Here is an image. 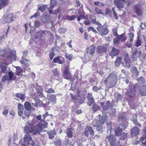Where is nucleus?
<instances>
[{
  "label": "nucleus",
  "instance_id": "1",
  "mask_svg": "<svg viewBox=\"0 0 146 146\" xmlns=\"http://www.w3.org/2000/svg\"><path fill=\"white\" fill-rule=\"evenodd\" d=\"M43 125L38 124L33 127L32 124L27 123L24 127V130L26 132L32 133L33 135H35L36 133L42 132L43 129Z\"/></svg>",
  "mask_w": 146,
  "mask_h": 146
},
{
  "label": "nucleus",
  "instance_id": "2",
  "mask_svg": "<svg viewBox=\"0 0 146 146\" xmlns=\"http://www.w3.org/2000/svg\"><path fill=\"white\" fill-rule=\"evenodd\" d=\"M117 76L115 72L110 74L104 80L105 85L109 88L115 86L117 81Z\"/></svg>",
  "mask_w": 146,
  "mask_h": 146
},
{
  "label": "nucleus",
  "instance_id": "3",
  "mask_svg": "<svg viewBox=\"0 0 146 146\" xmlns=\"http://www.w3.org/2000/svg\"><path fill=\"white\" fill-rule=\"evenodd\" d=\"M99 119L94 120L93 123V126L96 127L97 130L99 131H102V124H103L106 121L107 117L105 115H99Z\"/></svg>",
  "mask_w": 146,
  "mask_h": 146
},
{
  "label": "nucleus",
  "instance_id": "4",
  "mask_svg": "<svg viewBox=\"0 0 146 146\" xmlns=\"http://www.w3.org/2000/svg\"><path fill=\"white\" fill-rule=\"evenodd\" d=\"M129 86V89L127 90L126 94L129 97H133L136 93L135 86L134 84L130 82Z\"/></svg>",
  "mask_w": 146,
  "mask_h": 146
},
{
  "label": "nucleus",
  "instance_id": "5",
  "mask_svg": "<svg viewBox=\"0 0 146 146\" xmlns=\"http://www.w3.org/2000/svg\"><path fill=\"white\" fill-rule=\"evenodd\" d=\"M106 138H108L110 146H121L119 141L118 140L116 142V137L115 135H110L109 137L107 136Z\"/></svg>",
  "mask_w": 146,
  "mask_h": 146
},
{
  "label": "nucleus",
  "instance_id": "6",
  "mask_svg": "<svg viewBox=\"0 0 146 146\" xmlns=\"http://www.w3.org/2000/svg\"><path fill=\"white\" fill-rule=\"evenodd\" d=\"M96 29L99 33V35L102 36H105L109 33L108 29L101 25L98 26Z\"/></svg>",
  "mask_w": 146,
  "mask_h": 146
},
{
  "label": "nucleus",
  "instance_id": "7",
  "mask_svg": "<svg viewBox=\"0 0 146 146\" xmlns=\"http://www.w3.org/2000/svg\"><path fill=\"white\" fill-rule=\"evenodd\" d=\"M114 3L116 7L118 9H121L124 7V5H129V3L128 0H114Z\"/></svg>",
  "mask_w": 146,
  "mask_h": 146
},
{
  "label": "nucleus",
  "instance_id": "8",
  "mask_svg": "<svg viewBox=\"0 0 146 146\" xmlns=\"http://www.w3.org/2000/svg\"><path fill=\"white\" fill-rule=\"evenodd\" d=\"M24 140L27 145H30L32 146H36L34 142L32 141V138L29 133H26L25 135Z\"/></svg>",
  "mask_w": 146,
  "mask_h": 146
},
{
  "label": "nucleus",
  "instance_id": "9",
  "mask_svg": "<svg viewBox=\"0 0 146 146\" xmlns=\"http://www.w3.org/2000/svg\"><path fill=\"white\" fill-rule=\"evenodd\" d=\"M2 51L4 54H2L3 56L7 57L8 58L11 59L12 61H15L16 59V55L14 53L8 52L5 50H3Z\"/></svg>",
  "mask_w": 146,
  "mask_h": 146
},
{
  "label": "nucleus",
  "instance_id": "10",
  "mask_svg": "<svg viewBox=\"0 0 146 146\" xmlns=\"http://www.w3.org/2000/svg\"><path fill=\"white\" fill-rule=\"evenodd\" d=\"M68 68L66 67L63 72V76L64 78L70 81L71 79V74L70 72L68 71Z\"/></svg>",
  "mask_w": 146,
  "mask_h": 146
},
{
  "label": "nucleus",
  "instance_id": "11",
  "mask_svg": "<svg viewBox=\"0 0 146 146\" xmlns=\"http://www.w3.org/2000/svg\"><path fill=\"white\" fill-rule=\"evenodd\" d=\"M119 120L121 121L120 124L121 126L125 128L127 125L126 117L124 115H121L119 117Z\"/></svg>",
  "mask_w": 146,
  "mask_h": 146
},
{
  "label": "nucleus",
  "instance_id": "12",
  "mask_svg": "<svg viewBox=\"0 0 146 146\" xmlns=\"http://www.w3.org/2000/svg\"><path fill=\"white\" fill-rule=\"evenodd\" d=\"M89 133L92 136L94 134V131L92 128L90 126H87L85 129L84 135L85 136L88 137L89 136Z\"/></svg>",
  "mask_w": 146,
  "mask_h": 146
},
{
  "label": "nucleus",
  "instance_id": "13",
  "mask_svg": "<svg viewBox=\"0 0 146 146\" xmlns=\"http://www.w3.org/2000/svg\"><path fill=\"white\" fill-rule=\"evenodd\" d=\"M139 91V93L142 96H146V85L140 86Z\"/></svg>",
  "mask_w": 146,
  "mask_h": 146
},
{
  "label": "nucleus",
  "instance_id": "14",
  "mask_svg": "<svg viewBox=\"0 0 146 146\" xmlns=\"http://www.w3.org/2000/svg\"><path fill=\"white\" fill-rule=\"evenodd\" d=\"M13 15L12 14L7 15L3 18V23H10L13 21Z\"/></svg>",
  "mask_w": 146,
  "mask_h": 146
},
{
  "label": "nucleus",
  "instance_id": "15",
  "mask_svg": "<svg viewBox=\"0 0 146 146\" xmlns=\"http://www.w3.org/2000/svg\"><path fill=\"white\" fill-rule=\"evenodd\" d=\"M50 34L51 32L49 31H40L36 34V35L35 36V38H38L39 35H40V36H43V35H44L46 36H48Z\"/></svg>",
  "mask_w": 146,
  "mask_h": 146
},
{
  "label": "nucleus",
  "instance_id": "16",
  "mask_svg": "<svg viewBox=\"0 0 146 146\" xmlns=\"http://www.w3.org/2000/svg\"><path fill=\"white\" fill-rule=\"evenodd\" d=\"M119 52V49L113 47L111 51L109 52V55L111 56L112 58H113L114 56L118 55Z\"/></svg>",
  "mask_w": 146,
  "mask_h": 146
},
{
  "label": "nucleus",
  "instance_id": "17",
  "mask_svg": "<svg viewBox=\"0 0 146 146\" xmlns=\"http://www.w3.org/2000/svg\"><path fill=\"white\" fill-rule=\"evenodd\" d=\"M140 132L139 129L137 127H133L131 130V135L132 136H135L138 135Z\"/></svg>",
  "mask_w": 146,
  "mask_h": 146
},
{
  "label": "nucleus",
  "instance_id": "18",
  "mask_svg": "<svg viewBox=\"0 0 146 146\" xmlns=\"http://www.w3.org/2000/svg\"><path fill=\"white\" fill-rule=\"evenodd\" d=\"M107 52L106 48L103 46H100L96 48V52L99 53H106Z\"/></svg>",
  "mask_w": 146,
  "mask_h": 146
},
{
  "label": "nucleus",
  "instance_id": "19",
  "mask_svg": "<svg viewBox=\"0 0 146 146\" xmlns=\"http://www.w3.org/2000/svg\"><path fill=\"white\" fill-rule=\"evenodd\" d=\"M135 11L136 13L139 16L143 14L142 10L140 8V6L138 5H135L134 6Z\"/></svg>",
  "mask_w": 146,
  "mask_h": 146
},
{
  "label": "nucleus",
  "instance_id": "20",
  "mask_svg": "<svg viewBox=\"0 0 146 146\" xmlns=\"http://www.w3.org/2000/svg\"><path fill=\"white\" fill-rule=\"evenodd\" d=\"M18 114L19 116H21L23 115L24 108L23 106L21 104H19L17 106Z\"/></svg>",
  "mask_w": 146,
  "mask_h": 146
},
{
  "label": "nucleus",
  "instance_id": "21",
  "mask_svg": "<svg viewBox=\"0 0 146 146\" xmlns=\"http://www.w3.org/2000/svg\"><path fill=\"white\" fill-rule=\"evenodd\" d=\"M27 53L28 52L27 50H25L23 52V56L22 57V60H21L20 61V62L21 64H26L25 61L27 62L28 61V60L25 58V57L27 56Z\"/></svg>",
  "mask_w": 146,
  "mask_h": 146
},
{
  "label": "nucleus",
  "instance_id": "22",
  "mask_svg": "<svg viewBox=\"0 0 146 146\" xmlns=\"http://www.w3.org/2000/svg\"><path fill=\"white\" fill-rule=\"evenodd\" d=\"M124 61L125 63L127 64V67L128 68H129L131 66V61L127 54H125V55Z\"/></svg>",
  "mask_w": 146,
  "mask_h": 146
},
{
  "label": "nucleus",
  "instance_id": "23",
  "mask_svg": "<svg viewBox=\"0 0 146 146\" xmlns=\"http://www.w3.org/2000/svg\"><path fill=\"white\" fill-rule=\"evenodd\" d=\"M23 71L19 67H17L16 68L15 74L16 75L20 76L23 75Z\"/></svg>",
  "mask_w": 146,
  "mask_h": 146
},
{
  "label": "nucleus",
  "instance_id": "24",
  "mask_svg": "<svg viewBox=\"0 0 146 146\" xmlns=\"http://www.w3.org/2000/svg\"><path fill=\"white\" fill-rule=\"evenodd\" d=\"M47 133L48 135L49 138L50 139L53 138L56 134L55 131L54 130L48 131H47Z\"/></svg>",
  "mask_w": 146,
  "mask_h": 146
},
{
  "label": "nucleus",
  "instance_id": "25",
  "mask_svg": "<svg viewBox=\"0 0 146 146\" xmlns=\"http://www.w3.org/2000/svg\"><path fill=\"white\" fill-rule=\"evenodd\" d=\"M110 102L109 101H108L106 103H104L102 102L100 104L102 106L104 110H106L110 106Z\"/></svg>",
  "mask_w": 146,
  "mask_h": 146
},
{
  "label": "nucleus",
  "instance_id": "26",
  "mask_svg": "<svg viewBox=\"0 0 146 146\" xmlns=\"http://www.w3.org/2000/svg\"><path fill=\"white\" fill-rule=\"evenodd\" d=\"M76 17V16L75 15H73L71 16L67 15L64 16V19L66 20L72 21L74 20Z\"/></svg>",
  "mask_w": 146,
  "mask_h": 146
},
{
  "label": "nucleus",
  "instance_id": "27",
  "mask_svg": "<svg viewBox=\"0 0 146 146\" xmlns=\"http://www.w3.org/2000/svg\"><path fill=\"white\" fill-rule=\"evenodd\" d=\"M49 100L53 104L56 103V99L55 95L54 94H50L49 96Z\"/></svg>",
  "mask_w": 146,
  "mask_h": 146
},
{
  "label": "nucleus",
  "instance_id": "28",
  "mask_svg": "<svg viewBox=\"0 0 146 146\" xmlns=\"http://www.w3.org/2000/svg\"><path fill=\"white\" fill-rule=\"evenodd\" d=\"M123 131V129L119 127H118L115 130V133L117 136L120 135L122 132Z\"/></svg>",
  "mask_w": 146,
  "mask_h": 146
},
{
  "label": "nucleus",
  "instance_id": "29",
  "mask_svg": "<svg viewBox=\"0 0 146 146\" xmlns=\"http://www.w3.org/2000/svg\"><path fill=\"white\" fill-rule=\"evenodd\" d=\"M87 49H88V50H90L89 54L92 56L95 52V47L93 45H92L90 48H87Z\"/></svg>",
  "mask_w": 146,
  "mask_h": 146
},
{
  "label": "nucleus",
  "instance_id": "30",
  "mask_svg": "<svg viewBox=\"0 0 146 146\" xmlns=\"http://www.w3.org/2000/svg\"><path fill=\"white\" fill-rule=\"evenodd\" d=\"M7 65L5 63H2L0 65L1 68V72L2 73H4L5 72L7 69V67L6 66Z\"/></svg>",
  "mask_w": 146,
  "mask_h": 146
},
{
  "label": "nucleus",
  "instance_id": "31",
  "mask_svg": "<svg viewBox=\"0 0 146 146\" xmlns=\"http://www.w3.org/2000/svg\"><path fill=\"white\" fill-rule=\"evenodd\" d=\"M61 58V57H55L53 60L54 62L55 63H58L59 64H62L63 62L60 59Z\"/></svg>",
  "mask_w": 146,
  "mask_h": 146
},
{
  "label": "nucleus",
  "instance_id": "32",
  "mask_svg": "<svg viewBox=\"0 0 146 146\" xmlns=\"http://www.w3.org/2000/svg\"><path fill=\"white\" fill-rule=\"evenodd\" d=\"M138 52V51L137 50V49H136L132 54V59L133 61H135L137 59Z\"/></svg>",
  "mask_w": 146,
  "mask_h": 146
},
{
  "label": "nucleus",
  "instance_id": "33",
  "mask_svg": "<svg viewBox=\"0 0 146 146\" xmlns=\"http://www.w3.org/2000/svg\"><path fill=\"white\" fill-rule=\"evenodd\" d=\"M72 129H69L67 131L66 134L68 137L69 138H71L72 137Z\"/></svg>",
  "mask_w": 146,
  "mask_h": 146
},
{
  "label": "nucleus",
  "instance_id": "34",
  "mask_svg": "<svg viewBox=\"0 0 146 146\" xmlns=\"http://www.w3.org/2000/svg\"><path fill=\"white\" fill-rule=\"evenodd\" d=\"M16 97L20 98V99L23 100L25 98V95L24 94L20 93H18L16 94Z\"/></svg>",
  "mask_w": 146,
  "mask_h": 146
},
{
  "label": "nucleus",
  "instance_id": "35",
  "mask_svg": "<svg viewBox=\"0 0 146 146\" xmlns=\"http://www.w3.org/2000/svg\"><path fill=\"white\" fill-rule=\"evenodd\" d=\"M50 19V17L49 15H44L42 17V20L44 22H47Z\"/></svg>",
  "mask_w": 146,
  "mask_h": 146
},
{
  "label": "nucleus",
  "instance_id": "36",
  "mask_svg": "<svg viewBox=\"0 0 146 146\" xmlns=\"http://www.w3.org/2000/svg\"><path fill=\"white\" fill-rule=\"evenodd\" d=\"M0 1H1L0 7H2L3 6H5L8 5V0H0Z\"/></svg>",
  "mask_w": 146,
  "mask_h": 146
},
{
  "label": "nucleus",
  "instance_id": "37",
  "mask_svg": "<svg viewBox=\"0 0 146 146\" xmlns=\"http://www.w3.org/2000/svg\"><path fill=\"white\" fill-rule=\"evenodd\" d=\"M24 107L25 109V110H31V105L29 102H25L24 104Z\"/></svg>",
  "mask_w": 146,
  "mask_h": 146
},
{
  "label": "nucleus",
  "instance_id": "38",
  "mask_svg": "<svg viewBox=\"0 0 146 146\" xmlns=\"http://www.w3.org/2000/svg\"><path fill=\"white\" fill-rule=\"evenodd\" d=\"M99 106L95 103H94L92 107V110L95 112L99 109Z\"/></svg>",
  "mask_w": 146,
  "mask_h": 146
},
{
  "label": "nucleus",
  "instance_id": "39",
  "mask_svg": "<svg viewBox=\"0 0 146 146\" xmlns=\"http://www.w3.org/2000/svg\"><path fill=\"white\" fill-rule=\"evenodd\" d=\"M121 60V58L118 57L117 58V59L115 62V65L116 66H118L120 65Z\"/></svg>",
  "mask_w": 146,
  "mask_h": 146
},
{
  "label": "nucleus",
  "instance_id": "40",
  "mask_svg": "<svg viewBox=\"0 0 146 146\" xmlns=\"http://www.w3.org/2000/svg\"><path fill=\"white\" fill-rule=\"evenodd\" d=\"M120 40L118 37L115 38L113 40V44L117 45L120 43Z\"/></svg>",
  "mask_w": 146,
  "mask_h": 146
},
{
  "label": "nucleus",
  "instance_id": "41",
  "mask_svg": "<svg viewBox=\"0 0 146 146\" xmlns=\"http://www.w3.org/2000/svg\"><path fill=\"white\" fill-rule=\"evenodd\" d=\"M47 7V5H42L38 7V9L41 12L44 11Z\"/></svg>",
  "mask_w": 146,
  "mask_h": 146
},
{
  "label": "nucleus",
  "instance_id": "42",
  "mask_svg": "<svg viewBox=\"0 0 146 146\" xmlns=\"http://www.w3.org/2000/svg\"><path fill=\"white\" fill-rule=\"evenodd\" d=\"M141 44V41L140 40L137 38V39L135 41V46L138 47L140 46Z\"/></svg>",
  "mask_w": 146,
  "mask_h": 146
},
{
  "label": "nucleus",
  "instance_id": "43",
  "mask_svg": "<svg viewBox=\"0 0 146 146\" xmlns=\"http://www.w3.org/2000/svg\"><path fill=\"white\" fill-rule=\"evenodd\" d=\"M95 11H96V13L97 14L104 15L103 12L102 11V10L98 8L97 7H95Z\"/></svg>",
  "mask_w": 146,
  "mask_h": 146
},
{
  "label": "nucleus",
  "instance_id": "44",
  "mask_svg": "<svg viewBox=\"0 0 146 146\" xmlns=\"http://www.w3.org/2000/svg\"><path fill=\"white\" fill-rule=\"evenodd\" d=\"M88 31H92L95 34H96L98 33V32L96 31V30L92 27H90L88 28Z\"/></svg>",
  "mask_w": 146,
  "mask_h": 146
},
{
  "label": "nucleus",
  "instance_id": "45",
  "mask_svg": "<svg viewBox=\"0 0 146 146\" xmlns=\"http://www.w3.org/2000/svg\"><path fill=\"white\" fill-rule=\"evenodd\" d=\"M132 120L134 124L138 126L139 127H141V125L137 122L136 119H135L134 118H133L132 119Z\"/></svg>",
  "mask_w": 146,
  "mask_h": 146
},
{
  "label": "nucleus",
  "instance_id": "46",
  "mask_svg": "<svg viewBox=\"0 0 146 146\" xmlns=\"http://www.w3.org/2000/svg\"><path fill=\"white\" fill-rule=\"evenodd\" d=\"M66 58L70 60H71L73 58V56L72 54H70L67 53H65Z\"/></svg>",
  "mask_w": 146,
  "mask_h": 146
},
{
  "label": "nucleus",
  "instance_id": "47",
  "mask_svg": "<svg viewBox=\"0 0 146 146\" xmlns=\"http://www.w3.org/2000/svg\"><path fill=\"white\" fill-rule=\"evenodd\" d=\"M56 4V1L55 0H51L50 3V7L51 9L54 8V5Z\"/></svg>",
  "mask_w": 146,
  "mask_h": 146
},
{
  "label": "nucleus",
  "instance_id": "48",
  "mask_svg": "<svg viewBox=\"0 0 146 146\" xmlns=\"http://www.w3.org/2000/svg\"><path fill=\"white\" fill-rule=\"evenodd\" d=\"M8 75L9 77V79L10 80L13 79V78L14 76V73L12 71L9 72L8 73Z\"/></svg>",
  "mask_w": 146,
  "mask_h": 146
},
{
  "label": "nucleus",
  "instance_id": "49",
  "mask_svg": "<svg viewBox=\"0 0 146 146\" xmlns=\"http://www.w3.org/2000/svg\"><path fill=\"white\" fill-rule=\"evenodd\" d=\"M120 138L123 140H125L127 137V134L125 133H123L120 134Z\"/></svg>",
  "mask_w": 146,
  "mask_h": 146
},
{
  "label": "nucleus",
  "instance_id": "50",
  "mask_svg": "<svg viewBox=\"0 0 146 146\" xmlns=\"http://www.w3.org/2000/svg\"><path fill=\"white\" fill-rule=\"evenodd\" d=\"M85 98L84 96L79 97L78 98H77L78 102L80 103H82L85 100Z\"/></svg>",
  "mask_w": 146,
  "mask_h": 146
},
{
  "label": "nucleus",
  "instance_id": "51",
  "mask_svg": "<svg viewBox=\"0 0 146 146\" xmlns=\"http://www.w3.org/2000/svg\"><path fill=\"white\" fill-rule=\"evenodd\" d=\"M138 82L140 83H142L145 82V79L143 77H141L137 79Z\"/></svg>",
  "mask_w": 146,
  "mask_h": 146
},
{
  "label": "nucleus",
  "instance_id": "52",
  "mask_svg": "<svg viewBox=\"0 0 146 146\" xmlns=\"http://www.w3.org/2000/svg\"><path fill=\"white\" fill-rule=\"evenodd\" d=\"M59 32L60 33H64L67 31V29L62 28H60L58 29Z\"/></svg>",
  "mask_w": 146,
  "mask_h": 146
},
{
  "label": "nucleus",
  "instance_id": "53",
  "mask_svg": "<svg viewBox=\"0 0 146 146\" xmlns=\"http://www.w3.org/2000/svg\"><path fill=\"white\" fill-rule=\"evenodd\" d=\"M88 101L87 104L89 106H91L93 104L95 103L94 99L88 100Z\"/></svg>",
  "mask_w": 146,
  "mask_h": 146
},
{
  "label": "nucleus",
  "instance_id": "54",
  "mask_svg": "<svg viewBox=\"0 0 146 146\" xmlns=\"http://www.w3.org/2000/svg\"><path fill=\"white\" fill-rule=\"evenodd\" d=\"M115 98H116L117 100H120L121 98V95L118 93L115 94Z\"/></svg>",
  "mask_w": 146,
  "mask_h": 146
},
{
  "label": "nucleus",
  "instance_id": "55",
  "mask_svg": "<svg viewBox=\"0 0 146 146\" xmlns=\"http://www.w3.org/2000/svg\"><path fill=\"white\" fill-rule=\"evenodd\" d=\"M129 35L130 37V42H133V38L134 36L133 33H129Z\"/></svg>",
  "mask_w": 146,
  "mask_h": 146
},
{
  "label": "nucleus",
  "instance_id": "56",
  "mask_svg": "<svg viewBox=\"0 0 146 146\" xmlns=\"http://www.w3.org/2000/svg\"><path fill=\"white\" fill-rule=\"evenodd\" d=\"M45 90L46 92L48 93H53L54 92V90L52 88H50L48 89L45 88Z\"/></svg>",
  "mask_w": 146,
  "mask_h": 146
},
{
  "label": "nucleus",
  "instance_id": "57",
  "mask_svg": "<svg viewBox=\"0 0 146 146\" xmlns=\"http://www.w3.org/2000/svg\"><path fill=\"white\" fill-rule=\"evenodd\" d=\"M30 110H25L24 111V115L27 117H29L30 112L29 111Z\"/></svg>",
  "mask_w": 146,
  "mask_h": 146
},
{
  "label": "nucleus",
  "instance_id": "58",
  "mask_svg": "<svg viewBox=\"0 0 146 146\" xmlns=\"http://www.w3.org/2000/svg\"><path fill=\"white\" fill-rule=\"evenodd\" d=\"M87 98L88 100H92L94 99V97L92 96V95L91 93H88V96L87 97Z\"/></svg>",
  "mask_w": 146,
  "mask_h": 146
},
{
  "label": "nucleus",
  "instance_id": "59",
  "mask_svg": "<svg viewBox=\"0 0 146 146\" xmlns=\"http://www.w3.org/2000/svg\"><path fill=\"white\" fill-rule=\"evenodd\" d=\"M101 89V88L100 87H98L96 86H94L92 88L94 92H97L99 90H100Z\"/></svg>",
  "mask_w": 146,
  "mask_h": 146
},
{
  "label": "nucleus",
  "instance_id": "60",
  "mask_svg": "<svg viewBox=\"0 0 146 146\" xmlns=\"http://www.w3.org/2000/svg\"><path fill=\"white\" fill-rule=\"evenodd\" d=\"M53 72L54 75L58 77L59 76V73L58 71L57 68H55L53 70Z\"/></svg>",
  "mask_w": 146,
  "mask_h": 146
},
{
  "label": "nucleus",
  "instance_id": "61",
  "mask_svg": "<svg viewBox=\"0 0 146 146\" xmlns=\"http://www.w3.org/2000/svg\"><path fill=\"white\" fill-rule=\"evenodd\" d=\"M92 22L93 23L98 25V26L100 25L101 24L98 21H97L95 19L92 20Z\"/></svg>",
  "mask_w": 146,
  "mask_h": 146
},
{
  "label": "nucleus",
  "instance_id": "62",
  "mask_svg": "<svg viewBox=\"0 0 146 146\" xmlns=\"http://www.w3.org/2000/svg\"><path fill=\"white\" fill-rule=\"evenodd\" d=\"M40 23L39 21H36L35 23L34 26L35 27H38L40 26Z\"/></svg>",
  "mask_w": 146,
  "mask_h": 146
},
{
  "label": "nucleus",
  "instance_id": "63",
  "mask_svg": "<svg viewBox=\"0 0 146 146\" xmlns=\"http://www.w3.org/2000/svg\"><path fill=\"white\" fill-rule=\"evenodd\" d=\"M55 144L56 146H61V142L60 140L56 141L55 142Z\"/></svg>",
  "mask_w": 146,
  "mask_h": 146
},
{
  "label": "nucleus",
  "instance_id": "64",
  "mask_svg": "<svg viewBox=\"0 0 146 146\" xmlns=\"http://www.w3.org/2000/svg\"><path fill=\"white\" fill-rule=\"evenodd\" d=\"M8 78V76L7 75L4 76L2 78V82L3 83L5 82Z\"/></svg>",
  "mask_w": 146,
  "mask_h": 146
}]
</instances>
